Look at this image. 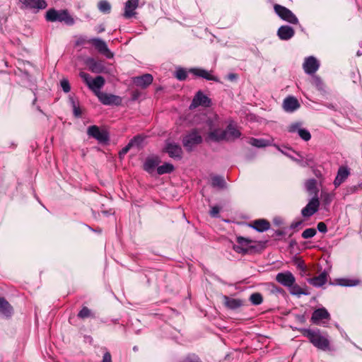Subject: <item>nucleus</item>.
<instances>
[{
  "label": "nucleus",
  "instance_id": "nucleus-1",
  "mask_svg": "<svg viewBox=\"0 0 362 362\" xmlns=\"http://www.w3.org/2000/svg\"><path fill=\"white\" fill-rule=\"evenodd\" d=\"M304 335L317 349L322 351L329 350V341L328 338L325 335H322L319 331L307 329L305 331Z\"/></svg>",
  "mask_w": 362,
  "mask_h": 362
},
{
  "label": "nucleus",
  "instance_id": "nucleus-2",
  "mask_svg": "<svg viewBox=\"0 0 362 362\" xmlns=\"http://www.w3.org/2000/svg\"><path fill=\"white\" fill-rule=\"evenodd\" d=\"M79 75L96 96L98 93H101L100 89L104 86L105 82L103 76H98L95 78H92L89 74L85 72H81Z\"/></svg>",
  "mask_w": 362,
  "mask_h": 362
},
{
  "label": "nucleus",
  "instance_id": "nucleus-3",
  "mask_svg": "<svg viewBox=\"0 0 362 362\" xmlns=\"http://www.w3.org/2000/svg\"><path fill=\"white\" fill-rule=\"evenodd\" d=\"M274 8L276 13L284 21L291 24H297L298 23L297 17L288 8L279 4H275Z\"/></svg>",
  "mask_w": 362,
  "mask_h": 362
},
{
  "label": "nucleus",
  "instance_id": "nucleus-4",
  "mask_svg": "<svg viewBox=\"0 0 362 362\" xmlns=\"http://www.w3.org/2000/svg\"><path fill=\"white\" fill-rule=\"evenodd\" d=\"M330 320V315L325 308L315 310L311 317V322L317 325H322Z\"/></svg>",
  "mask_w": 362,
  "mask_h": 362
},
{
  "label": "nucleus",
  "instance_id": "nucleus-5",
  "mask_svg": "<svg viewBox=\"0 0 362 362\" xmlns=\"http://www.w3.org/2000/svg\"><path fill=\"white\" fill-rule=\"evenodd\" d=\"M276 281L285 287H291L296 283V278L293 274L289 272L278 273L276 276Z\"/></svg>",
  "mask_w": 362,
  "mask_h": 362
},
{
  "label": "nucleus",
  "instance_id": "nucleus-6",
  "mask_svg": "<svg viewBox=\"0 0 362 362\" xmlns=\"http://www.w3.org/2000/svg\"><path fill=\"white\" fill-rule=\"evenodd\" d=\"M211 101L206 95L201 90H199L192 99L189 108L194 109L198 106L209 107Z\"/></svg>",
  "mask_w": 362,
  "mask_h": 362
},
{
  "label": "nucleus",
  "instance_id": "nucleus-7",
  "mask_svg": "<svg viewBox=\"0 0 362 362\" xmlns=\"http://www.w3.org/2000/svg\"><path fill=\"white\" fill-rule=\"evenodd\" d=\"M88 42L92 44L100 53L105 55L107 58L111 59L113 57V54L110 51L103 40L99 38H92L88 40Z\"/></svg>",
  "mask_w": 362,
  "mask_h": 362
},
{
  "label": "nucleus",
  "instance_id": "nucleus-8",
  "mask_svg": "<svg viewBox=\"0 0 362 362\" xmlns=\"http://www.w3.org/2000/svg\"><path fill=\"white\" fill-rule=\"evenodd\" d=\"M97 97L99 100L105 105H119L122 103V98L119 96L112 94L101 92L97 93Z\"/></svg>",
  "mask_w": 362,
  "mask_h": 362
},
{
  "label": "nucleus",
  "instance_id": "nucleus-9",
  "mask_svg": "<svg viewBox=\"0 0 362 362\" xmlns=\"http://www.w3.org/2000/svg\"><path fill=\"white\" fill-rule=\"evenodd\" d=\"M240 136L239 129L233 124H229L226 129L224 130L223 134L221 136H215L216 139H223L226 141H231L238 138Z\"/></svg>",
  "mask_w": 362,
  "mask_h": 362
},
{
  "label": "nucleus",
  "instance_id": "nucleus-10",
  "mask_svg": "<svg viewBox=\"0 0 362 362\" xmlns=\"http://www.w3.org/2000/svg\"><path fill=\"white\" fill-rule=\"evenodd\" d=\"M202 141V136L197 131H193L189 134L187 135L183 139V145L185 147L191 150L195 145L200 144Z\"/></svg>",
  "mask_w": 362,
  "mask_h": 362
},
{
  "label": "nucleus",
  "instance_id": "nucleus-11",
  "mask_svg": "<svg viewBox=\"0 0 362 362\" xmlns=\"http://www.w3.org/2000/svg\"><path fill=\"white\" fill-rule=\"evenodd\" d=\"M320 206L318 197H313L308 204L302 209V215L305 217H309L317 211Z\"/></svg>",
  "mask_w": 362,
  "mask_h": 362
},
{
  "label": "nucleus",
  "instance_id": "nucleus-12",
  "mask_svg": "<svg viewBox=\"0 0 362 362\" xmlns=\"http://www.w3.org/2000/svg\"><path fill=\"white\" fill-rule=\"evenodd\" d=\"M208 125L209 127L210 131L209 134V139L214 141H221L222 139H216L215 138V136L217 137L218 136L222 135L224 132V130L219 129L220 122L218 118L216 116L214 123H213L212 122H209Z\"/></svg>",
  "mask_w": 362,
  "mask_h": 362
},
{
  "label": "nucleus",
  "instance_id": "nucleus-13",
  "mask_svg": "<svg viewBox=\"0 0 362 362\" xmlns=\"http://www.w3.org/2000/svg\"><path fill=\"white\" fill-rule=\"evenodd\" d=\"M320 63L318 60L311 56L305 59L303 64V69L306 74H313L319 69Z\"/></svg>",
  "mask_w": 362,
  "mask_h": 362
},
{
  "label": "nucleus",
  "instance_id": "nucleus-14",
  "mask_svg": "<svg viewBox=\"0 0 362 362\" xmlns=\"http://www.w3.org/2000/svg\"><path fill=\"white\" fill-rule=\"evenodd\" d=\"M88 134L100 142H105L108 140V134L105 131H101L97 126H90L88 129Z\"/></svg>",
  "mask_w": 362,
  "mask_h": 362
},
{
  "label": "nucleus",
  "instance_id": "nucleus-15",
  "mask_svg": "<svg viewBox=\"0 0 362 362\" xmlns=\"http://www.w3.org/2000/svg\"><path fill=\"white\" fill-rule=\"evenodd\" d=\"M252 240L243 238L238 237L237 238V245H233V249L235 251L239 253H245L250 249L252 247L251 245Z\"/></svg>",
  "mask_w": 362,
  "mask_h": 362
},
{
  "label": "nucleus",
  "instance_id": "nucleus-16",
  "mask_svg": "<svg viewBox=\"0 0 362 362\" xmlns=\"http://www.w3.org/2000/svg\"><path fill=\"white\" fill-rule=\"evenodd\" d=\"M300 107L298 100L293 96H288L284 100L283 108L286 112H292Z\"/></svg>",
  "mask_w": 362,
  "mask_h": 362
},
{
  "label": "nucleus",
  "instance_id": "nucleus-17",
  "mask_svg": "<svg viewBox=\"0 0 362 362\" xmlns=\"http://www.w3.org/2000/svg\"><path fill=\"white\" fill-rule=\"evenodd\" d=\"M165 151L174 158H180L182 153L181 147L172 142H167Z\"/></svg>",
  "mask_w": 362,
  "mask_h": 362
},
{
  "label": "nucleus",
  "instance_id": "nucleus-18",
  "mask_svg": "<svg viewBox=\"0 0 362 362\" xmlns=\"http://www.w3.org/2000/svg\"><path fill=\"white\" fill-rule=\"evenodd\" d=\"M160 163V160L157 156L148 158L144 164V169L153 175Z\"/></svg>",
  "mask_w": 362,
  "mask_h": 362
},
{
  "label": "nucleus",
  "instance_id": "nucleus-19",
  "mask_svg": "<svg viewBox=\"0 0 362 362\" xmlns=\"http://www.w3.org/2000/svg\"><path fill=\"white\" fill-rule=\"evenodd\" d=\"M139 6V0H129L125 3L124 16L127 18L133 17Z\"/></svg>",
  "mask_w": 362,
  "mask_h": 362
},
{
  "label": "nucleus",
  "instance_id": "nucleus-20",
  "mask_svg": "<svg viewBox=\"0 0 362 362\" xmlns=\"http://www.w3.org/2000/svg\"><path fill=\"white\" fill-rule=\"evenodd\" d=\"M350 172L347 167L341 166L339 167L337 177L334 180V185L335 187H338L349 175Z\"/></svg>",
  "mask_w": 362,
  "mask_h": 362
},
{
  "label": "nucleus",
  "instance_id": "nucleus-21",
  "mask_svg": "<svg viewBox=\"0 0 362 362\" xmlns=\"http://www.w3.org/2000/svg\"><path fill=\"white\" fill-rule=\"evenodd\" d=\"M153 81V76L149 74H144L141 76H136L133 78L134 83L141 88H146Z\"/></svg>",
  "mask_w": 362,
  "mask_h": 362
},
{
  "label": "nucleus",
  "instance_id": "nucleus-22",
  "mask_svg": "<svg viewBox=\"0 0 362 362\" xmlns=\"http://www.w3.org/2000/svg\"><path fill=\"white\" fill-rule=\"evenodd\" d=\"M294 30L288 25L281 26L278 31L277 35L282 40H288L294 35Z\"/></svg>",
  "mask_w": 362,
  "mask_h": 362
},
{
  "label": "nucleus",
  "instance_id": "nucleus-23",
  "mask_svg": "<svg viewBox=\"0 0 362 362\" xmlns=\"http://www.w3.org/2000/svg\"><path fill=\"white\" fill-rule=\"evenodd\" d=\"M189 72L192 73L194 75L205 78L209 81H218V79L217 77L213 76L211 72L207 71L205 69H198V68H194L191 69L189 70Z\"/></svg>",
  "mask_w": 362,
  "mask_h": 362
},
{
  "label": "nucleus",
  "instance_id": "nucleus-24",
  "mask_svg": "<svg viewBox=\"0 0 362 362\" xmlns=\"http://www.w3.org/2000/svg\"><path fill=\"white\" fill-rule=\"evenodd\" d=\"M20 1L30 8L43 9L47 6L45 0H20Z\"/></svg>",
  "mask_w": 362,
  "mask_h": 362
},
{
  "label": "nucleus",
  "instance_id": "nucleus-25",
  "mask_svg": "<svg viewBox=\"0 0 362 362\" xmlns=\"http://www.w3.org/2000/svg\"><path fill=\"white\" fill-rule=\"evenodd\" d=\"M223 298L225 306L229 309H237L243 305V301L238 298H233L226 296H224Z\"/></svg>",
  "mask_w": 362,
  "mask_h": 362
},
{
  "label": "nucleus",
  "instance_id": "nucleus-26",
  "mask_svg": "<svg viewBox=\"0 0 362 362\" xmlns=\"http://www.w3.org/2000/svg\"><path fill=\"white\" fill-rule=\"evenodd\" d=\"M305 187L310 196L318 197L319 189L317 187V181L315 179L308 180L305 183Z\"/></svg>",
  "mask_w": 362,
  "mask_h": 362
},
{
  "label": "nucleus",
  "instance_id": "nucleus-27",
  "mask_svg": "<svg viewBox=\"0 0 362 362\" xmlns=\"http://www.w3.org/2000/svg\"><path fill=\"white\" fill-rule=\"evenodd\" d=\"M87 65L90 71L93 73H101L104 70V66L102 62H97L93 59H89L87 61Z\"/></svg>",
  "mask_w": 362,
  "mask_h": 362
},
{
  "label": "nucleus",
  "instance_id": "nucleus-28",
  "mask_svg": "<svg viewBox=\"0 0 362 362\" xmlns=\"http://www.w3.org/2000/svg\"><path fill=\"white\" fill-rule=\"evenodd\" d=\"M327 274L325 272H322L317 276L310 279L309 282L314 286H321L327 282Z\"/></svg>",
  "mask_w": 362,
  "mask_h": 362
},
{
  "label": "nucleus",
  "instance_id": "nucleus-29",
  "mask_svg": "<svg viewBox=\"0 0 362 362\" xmlns=\"http://www.w3.org/2000/svg\"><path fill=\"white\" fill-rule=\"evenodd\" d=\"M252 226L257 231L263 232L269 228L270 223L264 219H259L255 221Z\"/></svg>",
  "mask_w": 362,
  "mask_h": 362
},
{
  "label": "nucleus",
  "instance_id": "nucleus-30",
  "mask_svg": "<svg viewBox=\"0 0 362 362\" xmlns=\"http://www.w3.org/2000/svg\"><path fill=\"white\" fill-rule=\"evenodd\" d=\"M12 313V308L4 298H0V315L8 316Z\"/></svg>",
  "mask_w": 362,
  "mask_h": 362
},
{
  "label": "nucleus",
  "instance_id": "nucleus-31",
  "mask_svg": "<svg viewBox=\"0 0 362 362\" xmlns=\"http://www.w3.org/2000/svg\"><path fill=\"white\" fill-rule=\"evenodd\" d=\"M57 21L61 22L64 21L68 25H72L74 23V19L66 11H58Z\"/></svg>",
  "mask_w": 362,
  "mask_h": 362
},
{
  "label": "nucleus",
  "instance_id": "nucleus-32",
  "mask_svg": "<svg viewBox=\"0 0 362 362\" xmlns=\"http://www.w3.org/2000/svg\"><path fill=\"white\" fill-rule=\"evenodd\" d=\"M174 170V167L172 164L164 163L163 165L158 166L156 168L158 175H163L165 173H170Z\"/></svg>",
  "mask_w": 362,
  "mask_h": 362
},
{
  "label": "nucleus",
  "instance_id": "nucleus-33",
  "mask_svg": "<svg viewBox=\"0 0 362 362\" xmlns=\"http://www.w3.org/2000/svg\"><path fill=\"white\" fill-rule=\"evenodd\" d=\"M290 293L292 295L300 296L301 295H308V293L304 291L298 285L293 284V286L289 287Z\"/></svg>",
  "mask_w": 362,
  "mask_h": 362
},
{
  "label": "nucleus",
  "instance_id": "nucleus-34",
  "mask_svg": "<svg viewBox=\"0 0 362 362\" xmlns=\"http://www.w3.org/2000/svg\"><path fill=\"white\" fill-rule=\"evenodd\" d=\"M211 185L214 187L223 188L225 185V181L221 177L214 176L211 178Z\"/></svg>",
  "mask_w": 362,
  "mask_h": 362
},
{
  "label": "nucleus",
  "instance_id": "nucleus-35",
  "mask_svg": "<svg viewBox=\"0 0 362 362\" xmlns=\"http://www.w3.org/2000/svg\"><path fill=\"white\" fill-rule=\"evenodd\" d=\"M250 300L253 305H259L263 300L262 296L259 293H254L250 296Z\"/></svg>",
  "mask_w": 362,
  "mask_h": 362
},
{
  "label": "nucleus",
  "instance_id": "nucleus-36",
  "mask_svg": "<svg viewBox=\"0 0 362 362\" xmlns=\"http://www.w3.org/2000/svg\"><path fill=\"white\" fill-rule=\"evenodd\" d=\"M98 8L101 12L108 13L110 12L111 6L107 1H100L98 3Z\"/></svg>",
  "mask_w": 362,
  "mask_h": 362
},
{
  "label": "nucleus",
  "instance_id": "nucleus-37",
  "mask_svg": "<svg viewBox=\"0 0 362 362\" xmlns=\"http://www.w3.org/2000/svg\"><path fill=\"white\" fill-rule=\"evenodd\" d=\"M359 281L355 279H343L339 280V285L343 286H353L358 284Z\"/></svg>",
  "mask_w": 362,
  "mask_h": 362
},
{
  "label": "nucleus",
  "instance_id": "nucleus-38",
  "mask_svg": "<svg viewBox=\"0 0 362 362\" xmlns=\"http://www.w3.org/2000/svg\"><path fill=\"white\" fill-rule=\"evenodd\" d=\"M58 16V11L54 9H49L46 14V19L48 21H57Z\"/></svg>",
  "mask_w": 362,
  "mask_h": 362
},
{
  "label": "nucleus",
  "instance_id": "nucleus-39",
  "mask_svg": "<svg viewBox=\"0 0 362 362\" xmlns=\"http://www.w3.org/2000/svg\"><path fill=\"white\" fill-rule=\"evenodd\" d=\"M298 134L302 139L306 141H309L311 138L310 132L307 129L302 127L300 128V129H298Z\"/></svg>",
  "mask_w": 362,
  "mask_h": 362
},
{
  "label": "nucleus",
  "instance_id": "nucleus-40",
  "mask_svg": "<svg viewBox=\"0 0 362 362\" xmlns=\"http://www.w3.org/2000/svg\"><path fill=\"white\" fill-rule=\"evenodd\" d=\"M333 195L325 191H322L321 199L325 204H329L332 201Z\"/></svg>",
  "mask_w": 362,
  "mask_h": 362
},
{
  "label": "nucleus",
  "instance_id": "nucleus-41",
  "mask_svg": "<svg viewBox=\"0 0 362 362\" xmlns=\"http://www.w3.org/2000/svg\"><path fill=\"white\" fill-rule=\"evenodd\" d=\"M316 233L317 232L315 228H307L303 232L302 237L305 239L310 238L315 236Z\"/></svg>",
  "mask_w": 362,
  "mask_h": 362
},
{
  "label": "nucleus",
  "instance_id": "nucleus-42",
  "mask_svg": "<svg viewBox=\"0 0 362 362\" xmlns=\"http://www.w3.org/2000/svg\"><path fill=\"white\" fill-rule=\"evenodd\" d=\"M302 124L300 122H295L289 125L288 130L291 133H298V129H300Z\"/></svg>",
  "mask_w": 362,
  "mask_h": 362
},
{
  "label": "nucleus",
  "instance_id": "nucleus-43",
  "mask_svg": "<svg viewBox=\"0 0 362 362\" xmlns=\"http://www.w3.org/2000/svg\"><path fill=\"white\" fill-rule=\"evenodd\" d=\"M250 144L257 147H264L267 145L266 141L262 139H251Z\"/></svg>",
  "mask_w": 362,
  "mask_h": 362
},
{
  "label": "nucleus",
  "instance_id": "nucleus-44",
  "mask_svg": "<svg viewBox=\"0 0 362 362\" xmlns=\"http://www.w3.org/2000/svg\"><path fill=\"white\" fill-rule=\"evenodd\" d=\"M139 139L138 138L137 139H132L129 143L124 147L122 149V151L119 152V155L120 156H124L129 151V149L134 146V143L137 140Z\"/></svg>",
  "mask_w": 362,
  "mask_h": 362
},
{
  "label": "nucleus",
  "instance_id": "nucleus-45",
  "mask_svg": "<svg viewBox=\"0 0 362 362\" xmlns=\"http://www.w3.org/2000/svg\"><path fill=\"white\" fill-rule=\"evenodd\" d=\"M78 316L80 318H86L91 316V311L87 307H83L81 311L78 313Z\"/></svg>",
  "mask_w": 362,
  "mask_h": 362
},
{
  "label": "nucleus",
  "instance_id": "nucleus-46",
  "mask_svg": "<svg viewBox=\"0 0 362 362\" xmlns=\"http://www.w3.org/2000/svg\"><path fill=\"white\" fill-rule=\"evenodd\" d=\"M175 76L177 79L182 81L187 78V74L185 69H179L176 71Z\"/></svg>",
  "mask_w": 362,
  "mask_h": 362
},
{
  "label": "nucleus",
  "instance_id": "nucleus-47",
  "mask_svg": "<svg viewBox=\"0 0 362 362\" xmlns=\"http://www.w3.org/2000/svg\"><path fill=\"white\" fill-rule=\"evenodd\" d=\"M61 86L65 93H68L71 90L69 83L66 79H63L61 81Z\"/></svg>",
  "mask_w": 362,
  "mask_h": 362
},
{
  "label": "nucleus",
  "instance_id": "nucleus-48",
  "mask_svg": "<svg viewBox=\"0 0 362 362\" xmlns=\"http://www.w3.org/2000/svg\"><path fill=\"white\" fill-rule=\"evenodd\" d=\"M181 362H202L200 359L196 356H190L186 357Z\"/></svg>",
  "mask_w": 362,
  "mask_h": 362
},
{
  "label": "nucleus",
  "instance_id": "nucleus-49",
  "mask_svg": "<svg viewBox=\"0 0 362 362\" xmlns=\"http://www.w3.org/2000/svg\"><path fill=\"white\" fill-rule=\"evenodd\" d=\"M220 211V208L218 206H214L211 208L210 210V215L212 217H216L218 215V213Z\"/></svg>",
  "mask_w": 362,
  "mask_h": 362
},
{
  "label": "nucleus",
  "instance_id": "nucleus-50",
  "mask_svg": "<svg viewBox=\"0 0 362 362\" xmlns=\"http://www.w3.org/2000/svg\"><path fill=\"white\" fill-rule=\"evenodd\" d=\"M317 229L320 232L325 233L327 231V226L323 222H320L317 224Z\"/></svg>",
  "mask_w": 362,
  "mask_h": 362
},
{
  "label": "nucleus",
  "instance_id": "nucleus-51",
  "mask_svg": "<svg viewBox=\"0 0 362 362\" xmlns=\"http://www.w3.org/2000/svg\"><path fill=\"white\" fill-rule=\"evenodd\" d=\"M137 139L134 143V146H137L139 147L141 144L142 142L144 141V137H142L141 136H136L135 137H134L133 139Z\"/></svg>",
  "mask_w": 362,
  "mask_h": 362
},
{
  "label": "nucleus",
  "instance_id": "nucleus-52",
  "mask_svg": "<svg viewBox=\"0 0 362 362\" xmlns=\"http://www.w3.org/2000/svg\"><path fill=\"white\" fill-rule=\"evenodd\" d=\"M102 362H112V356L110 352L105 353Z\"/></svg>",
  "mask_w": 362,
  "mask_h": 362
},
{
  "label": "nucleus",
  "instance_id": "nucleus-53",
  "mask_svg": "<svg viewBox=\"0 0 362 362\" xmlns=\"http://www.w3.org/2000/svg\"><path fill=\"white\" fill-rule=\"evenodd\" d=\"M238 78V76L235 74H230L228 75V78L230 81H234Z\"/></svg>",
  "mask_w": 362,
  "mask_h": 362
},
{
  "label": "nucleus",
  "instance_id": "nucleus-54",
  "mask_svg": "<svg viewBox=\"0 0 362 362\" xmlns=\"http://www.w3.org/2000/svg\"><path fill=\"white\" fill-rule=\"evenodd\" d=\"M313 83H314L316 86H320V85L322 84V82H321L320 79L319 78H317V77H315V78H313Z\"/></svg>",
  "mask_w": 362,
  "mask_h": 362
},
{
  "label": "nucleus",
  "instance_id": "nucleus-55",
  "mask_svg": "<svg viewBox=\"0 0 362 362\" xmlns=\"http://www.w3.org/2000/svg\"><path fill=\"white\" fill-rule=\"evenodd\" d=\"M74 115L77 117L81 115L80 110L76 107H74Z\"/></svg>",
  "mask_w": 362,
  "mask_h": 362
},
{
  "label": "nucleus",
  "instance_id": "nucleus-56",
  "mask_svg": "<svg viewBox=\"0 0 362 362\" xmlns=\"http://www.w3.org/2000/svg\"><path fill=\"white\" fill-rule=\"evenodd\" d=\"M103 30H104V28H100V30H99L98 33L103 32Z\"/></svg>",
  "mask_w": 362,
  "mask_h": 362
}]
</instances>
